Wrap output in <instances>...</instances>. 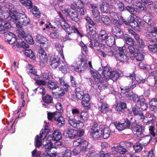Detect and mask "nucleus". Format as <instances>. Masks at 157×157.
<instances>
[{
    "mask_svg": "<svg viewBox=\"0 0 157 157\" xmlns=\"http://www.w3.org/2000/svg\"><path fill=\"white\" fill-rule=\"evenodd\" d=\"M85 19L86 20L85 26L87 34L89 36L95 33L94 29L95 27L94 26L95 24L89 17H85Z\"/></svg>",
    "mask_w": 157,
    "mask_h": 157,
    "instance_id": "obj_1",
    "label": "nucleus"
},
{
    "mask_svg": "<svg viewBox=\"0 0 157 157\" xmlns=\"http://www.w3.org/2000/svg\"><path fill=\"white\" fill-rule=\"evenodd\" d=\"M131 144L130 142H123L120 143L119 145L117 146H113L112 148V151H115L117 153L121 154H124L128 152V149L124 147L130 146Z\"/></svg>",
    "mask_w": 157,
    "mask_h": 157,
    "instance_id": "obj_2",
    "label": "nucleus"
},
{
    "mask_svg": "<svg viewBox=\"0 0 157 157\" xmlns=\"http://www.w3.org/2000/svg\"><path fill=\"white\" fill-rule=\"evenodd\" d=\"M128 77V79L131 80L129 84V86L131 89H133L136 87L137 82L139 83H144L145 81V79L142 78L140 76L136 77L134 74H130Z\"/></svg>",
    "mask_w": 157,
    "mask_h": 157,
    "instance_id": "obj_3",
    "label": "nucleus"
},
{
    "mask_svg": "<svg viewBox=\"0 0 157 157\" xmlns=\"http://www.w3.org/2000/svg\"><path fill=\"white\" fill-rule=\"evenodd\" d=\"M48 128V126H45L44 129L40 131V136L37 135L35 139L36 147H39L41 146L42 143L41 140L42 138H45L48 133L49 131Z\"/></svg>",
    "mask_w": 157,
    "mask_h": 157,
    "instance_id": "obj_4",
    "label": "nucleus"
},
{
    "mask_svg": "<svg viewBox=\"0 0 157 157\" xmlns=\"http://www.w3.org/2000/svg\"><path fill=\"white\" fill-rule=\"evenodd\" d=\"M73 144L75 146H80V151H86L87 149L88 142L83 138H79L73 141Z\"/></svg>",
    "mask_w": 157,
    "mask_h": 157,
    "instance_id": "obj_5",
    "label": "nucleus"
},
{
    "mask_svg": "<svg viewBox=\"0 0 157 157\" xmlns=\"http://www.w3.org/2000/svg\"><path fill=\"white\" fill-rule=\"evenodd\" d=\"M11 27L9 22L1 19L0 20V34L6 33L11 28Z\"/></svg>",
    "mask_w": 157,
    "mask_h": 157,
    "instance_id": "obj_6",
    "label": "nucleus"
},
{
    "mask_svg": "<svg viewBox=\"0 0 157 157\" xmlns=\"http://www.w3.org/2000/svg\"><path fill=\"white\" fill-rule=\"evenodd\" d=\"M131 127L134 134L137 136L140 137L143 135V127L141 125L133 123L132 124Z\"/></svg>",
    "mask_w": 157,
    "mask_h": 157,
    "instance_id": "obj_7",
    "label": "nucleus"
},
{
    "mask_svg": "<svg viewBox=\"0 0 157 157\" xmlns=\"http://www.w3.org/2000/svg\"><path fill=\"white\" fill-rule=\"evenodd\" d=\"M19 21H18V23H17L16 24L17 27H20L21 25H26L29 23L30 20L25 15L19 14Z\"/></svg>",
    "mask_w": 157,
    "mask_h": 157,
    "instance_id": "obj_8",
    "label": "nucleus"
},
{
    "mask_svg": "<svg viewBox=\"0 0 157 157\" xmlns=\"http://www.w3.org/2000/svg\"><path fill=\"white\" fill-rule=\"evenodd\" d=\"M79 66L75 68V70L77 72H81L86 69L87 68V63L83 58L80 59Z\"/></svg>",
    "mask_w": 157,
    "mask_h": 157,
    "instance_id": "obj_9",
    "label": "nucleus"
},
{
    "mask_svg": "<svg viewBox=\"0 0 157 157\" xmlns=\"http://www.w3.org/2000/svg\"><path fill=\"white\" fill-rule=\"evenodd\" d=\"M68 123L74 128H80L83 126L82 122L79 121H76L74 119L69 117L68 119Z\"/></svg>",
    "mask_w": 157,
    "mask_h": 157,
    "instance_id": "obj_10",
    "label": "nucleus"
},
{
    "mask_svg": "<svg viewBox=\"0 0 157 157\" xmlns=\"http://www.w3.org/2000/svg\"><path fill=\"white\" fill-rule=\"evenodd\" d=\"M78 133L77 130L72 129L68 128L63 132V134L67 137L70 138H74L77 136Z\"/></svg>",
    "mask_w": 157,
    "mask_h": 157,
    "instance_id": "obj_11",
    "label": "nucleus"
},
{
    "mask_svg": "<svg viewBox=\"0 0 157 157\" xmlns=\"http://www.w3.org/2000/svg\"><path fill=\"white\" fill-rule=\"evenodd\" d=\"M108 36L105 30L102 29L100 31L99 34L96 36L95 40L99 41V42L105 41Z\"/></svg>",
    "mask_w": 157,
    "mask_h": 157,
    "instance_id": "obj_12",
    "label": "nucleus"
},
{
    "mask_svg": "<svg viewBox=\"0 0 157 157\" xmlns=\"http://www.w3.org/2000/svg\"><path fill=\"white\" fill-rule=\"evenodd\" d=\"M109 109L108 104L103 100L101 99L98 107V109L100 112L105 113L108 111Z\"/></svg>",
    "mask_w": 157,
    "mask_h": 157,
    "instance_id": "obj_13",
    "label": "nucleus"
},
{
    "mask_svg": "<svg viewBox=\"0 0 157 157\" xmlns=\"http://www.w3.org/2000/svg\"><path fill=\"white\" fill-rule=\"evenodd\" d=\"M5 37V41L10 44H13L16 41V36L12 33L6 34Z\"/></svg>",
    "mask_w": 157,
    "mask_h": 157,
    "instance_id": "obj_14",
    "label": "nucleus"
},
{
    "mask_svg": "<svg viewBox=\"0 0 157 157\" xmlns=\"http://www.w3.org/2000/svg\"><path fill=\"white\" fill-rule=\"evenodd\" d=\"M61 26L69 34L75 32L74 28L73 27L70 26L66 22L63 21L61 22Z\"/></svg>",
    "mask_w": 157,
    "mask_h": 157,
    "instance_id": "obj_15",
    "label": "nucleus"
},
{
    "mask_svg": "<svg viewBox=\"0 0 157 157\" xmlns=\"http://www.w3.org/2000/svg\"><path fill=\"white\" fill-rule=\"evenodd\" d=\"M36 41L39 43L43 44L42 46L41 45L40 46L41 47L45 48H47L45 43L47 41V39L43 35L40 34L37 35L36 37Z\"/></svg>",
    "mask_w": 157,
    "mask_h": 157,
    "instance_id": "obj_16",
    "label": "nucleus"
},
{
    "mask_svg": "<svg viewBox=\"0 0 157 157\" xmlns=\"http://www.w3.org/2000/svg\"><path fill=\"white\" fill-rule=\"evenodd\" d=\"M111 70L109 67H105L103 69V70L101 73V76L102 78H104L106 80L109 79V76L111 75Z\"/></svg>",
    "mask_w": 157,
    "mask_h": 157,
    "instance_id": "obj_17",
    "label": "nucleus"
},
{
    "mask_svg": "<svg viewBox=\"0 0 157 157\" xmlns=\"http://www.w3.org/2000/svg\"><path fill=\"white\" fill-rule=\"evenodd\" d=\"M121 89L122 93L124 94V96H125L126 98H130L131 97L133 96L134 95L132 91L130 90L132 89L130 88L129 84V85L128 86H126L124 88V89L122 88Z\"/></svg>",
    "mask_w": 157,
    "mask_h": 157,
    "instance_id": "obj_18",
    "label": "nucleus"
},
{
    "mask_svg": "<svg viewBox=\"0 0 157 157\" xmlns=\"http://www.w3.org/2000/svg\"><path fill=\"white\" fill-rule=\"evenodd\" d=\"M60 58L59 57L55 56L53 58L51 59L50 65L53 68H57L59 65L60 63Z\"/></svg>",
    "mask_w": 157,
    "mask_h": 157,
    "instance_id": "obj_19",
    "label": "nucleus"
},
{
    "mask_svg": "<svg viewBox=\"0 0 157 157\" xmlns=\"http://www.w3.org/2000/svg\"><path fill=\"white\" fill-rule=\"evenodd\" d=\"M112 32L117 38H120L123 34V33L121 30L119 28L116 27L112 28Z\"/></svg>",
    "mask_w": 157,
    "mask_h": 157,
    "instance_id": "obj_20",
    "label": "nucleus"
},
{
    "mask_svg": "<svg viewBox=\"0 0 157 157\" xmlns=\"http://www.w3.org/2000/svg\"><path fill=\"white\" fill-rule=\"evenodd\" d=\"M116 58L119 61L125 63L127 62L128 60L127 56L125 54L122 53H117L116 55Z\"/></svg>",
    "mask_w": 157,
    "mask_h": 157,
    "instance_id": "obj_21",
    "label": "nucleus"
},
{
    "mask_svg": "<svg viewBox=\"0 0 157 157\" xmlns=\"http://www.w3.org/2000/svg\"><path fill=\"white\" fill-rule=\"evenodd\" d=\"M132 111L134 115L139 116L140 119L143 118L144 117L143 113L140 111L139 106L136 105L133 106L132 107Z\"/></svg>",
    "mask_w": 157,
    "mask_h": 157,
    "instance_id": "obj_22",
    "label": "nucleus"
},
{
    "mask_svg": "<svg viewBox=\"0 0 157 157\" xmlns=\"http://www.w3.org/2000/svg\"><path fill=\"white\" fill-rule=\"evenodd\" d=\"M152 139L150 135H146L144 136H141L139 139V140L143 144L144 146H147L150 142Z\"/></svg>",
    "mask_w": 157,
    "mask_h": 157,
    "instance_id": "obj_23",
    "label": "nucleus"
},
{
    "mask_svg": "<svg viewBox=\"0 0 157 157\" xmlns=\"http://www.w3.org/2000/svg\"><path fill=\"white\" fill-rule=\"evenodd\" d=\"M150 109L154 111L157 109V99L155 98H152L149 102Z\"/></svg>",
    "mask_w": 157,
    "mask_h": 157,
    "instance_id": "obj_24",
    "label": "nucleus"
},
{
    "mask_svg": "<svg viewBox=\"0 0 157 157\" xmlns=\"http://www.w3.org/2000/svg\"><path fill=\"white\" fill-rule=\"evenodd\" d=\"M111 5L108 3L102 4L100 5L101 11L104 13H108L110 12Z\"/></svg>",
    "mask_w": 157,
    "mask_h": 157,
    "instance_id": "obj_25",
    "label": "nucleus"
},
{
    "mask_svg": "<svg viewBox=\"0 0 157 157\" xmlns=\"http://www.w3.org/2000/svg\"><path fill=\"white\" fill-rule=\"evenodd\" d=\"M39 53L41 61L44 63L46 62L47 61V56L44 49L41 48L39 50Z\"/></svg>",
    "mask_w": 157,
    "mask_h": 157,
    "instance_id": "obj_26",
    "label": "nucleus"
},
{
    "mask_svg": "<svg viewBox=\"0 0 157 157\" xmlns=\"http://www.w3.org/2000/svg\"><path fill=\"white\" fill-rule=\"evenodd\" d=\"M23 5L26 6L28 9H30L33 6L32 1L31 0H19Z\"/></svg>",
    "mask_w": 157,
    "mask_h": 157,
    "instance_id": "obj_27",
    "label": "nucleus"
},
{
    "mask_svg": "<svg viewBox=\"0 0 157 157\" xmlns=\"http://www.w3.org/2000/svg\"><path fill=\"white\" fill-rule=\"evenodd\" d=\"M150 51L153 53L157 52V43L155 42H150L148 45Z\"/></svg>",
    "mask_w": 157,
    "mask_h": 157,
    "instance_id": "obj_28",
    "label": "nucleus"
},
{
    "mask_svg": "<svg viewBox=\"0 0 157 157\" xmlns=\"http://www.w3.org/2000/svg\"><path fill=\"white\" fill-rule=\"evenodd\" d=\"M115 38L113 36H108L105 40L106 44L110 47H111L115 44Z\"/></svg>",
    "mask_w": 157,
    "mask_h": 157,
    "instance_id": "obj_29",
    "label": "nucleus"
},
{
    "mask_svg": "<svg viewBox=\"0 0 157 157\" xmlns=\"http://www.w3.org/2000/svg\"><path fill=\"white\" fill-rule=\"evenodd\" d=\"M61 138V134L58 131H56L53 133V136L52 138V140L55 141H58L60 140Z\"/></svg>",
    "mask_w": 157,
    "mask_h": 157,
    "instance_id": "obj_30",
    "label": "nucleus"
},
{
    "mask_svg": "<svg viewBox=\"0 0 157 157\" xmlns=\"http://www.w3.org/2000/svg\"><path fill=\"white\" fill-rule=\"evenodd\" d=\"M114 4L116 5L120 11L122 12L124 11L125 8L124 4L122 2L117 0H115Z\"/></svg>",
    "mask_w": 157,
    "mask_h": 157,
    "instance_id": "obj_31",
    "label": "nucleus"
},
{
    "mask_svg": "<svg viewBox=\"0 0 157 157\" xmlns=\"http://www.w3.org/2000/svg\"><path fill=\"white\" fill-rule=\"evenodd\" d=\"M30 10V11L35 17L39 18L40 16V12L36 6H33Z\"/></svg>",
    "mask_w": 157,
    "mask_h": 157,
    "instance_id": "obj_32",
    "label": "nucleus"
},
{
    "mask_svg": "<svg viewBox=\"0 0 157 157\" xmlns=\"http://www.w3.org/2000/svg\"><path fill=\"white\" fill-rule=\"evenodd\" d=\"M126 108V104L124 102H121L116 106L115 108V110L118 112H120L122 110Z\"/></svg>",
    "mask_w": 157,
    "mask_h": 157,
    "instance_id": "obj_33",
    "label": "nucleus"
},
{
    "mask_svg": "<svg viewBox=\"0 0 157 157\" xmlns=\"http://www.w3.org/2000/svg\"><path fill=\"white\" fill-rule=\"evenodd\" d=\"M129 23V25L132 27V28L134 29L135 30L137 31H140V29L139 25L137 21L135 20L134 19L132 22H130Z\"/></svg>",
    "mask_w": 157,
    "mask_h": 157,
    "instance_id": "obj_34",
    "label": "nucleus"
},
{
    "mask_svg": "<svg viewBox=\"0 0 157 157\" xmlns=\"http://www.w3.org/2000/svg\"><path fill=\"white\" fill-rule=\"evenodd\" d=\"M62 149L64 151L62 153V157H71V150L68 149L66 147H63Z\"/></svg>",
    "mask_w": 157,
    "mask_h": 157,
    "instance_id": "obj_35",
    "label": "nucleus"
},
{
    "mask_svg": "<svg viewBox=\"0 0 157 157\" xmlns=\"http://www.w3.org/2000/svg\"><path fill=\"white\" fill-rule=\"evenodd\" d=\"M75 94L77 97L80 100H82V96L84 95V92L80 88H77L75 90Z\"/></svg>",
    "mask_w": 157,
    "mask_h": 157,
    "instance_id": "obj_36",
    "label": "nucleus"
},
{
    "mask_svg": "<svg viewBox=\"0 0 157 157\" xmlns=\"http://www.w3.org/2000/svg\"><path fill=\"white\" fill-rule=\"evenodd\" d=\"M110 130L109 127L104 128L103 131V138L104 139L108 138L110 134Z\"/></svg>",
    "mask_w": 157,
    "mask_h": 157,
    "instance_id": "obj_37",
    "label": "nucleus"
},
{
    "mask_svg": "<svg viewBox=\"0 0 157 157\" xmlns=\"http://www.w3.org/2000/svg\"><path fill=\"white\" fill-rule=\"evenodd\" d=\"M91 16L94 20L98 19L100 17V13L98 10H91Z\"/></svg>",
    "mask_w": 157,
    "mask_h": 157,
    "instance_id": "obj_38",
    "label": "nucleus"
},
{
    "mask_svg": "<svg viewBox=\"0 0 157 157\" xmlns=\"http://www.w3.org/2000/svg\"><path fill=\"white\" fill-rule=\"evenodd\" d=\"M101 20L102 22L105 25H109L111 23L110 19L107 16L105 15H102Z\"/></svg>",
    "mask_w": 157,
    "mask_h": 157,
    "instance_id": "obj_39",
    "label": "nucleus"
},
{
    "mask_svg": "<svg viewBox=\"0 0 157 157\" xmlns=\"http://www.w3.org/2000/svg\"><path fill=\"white\" fill-rule=\"evenodd\" d=\"M124 40L126 44L130 45H134L135 41L134 39L130 36H126L124 37Z\"/></svg>",
    "mask_w": 157,
    "mask_h": 157,
    "instance_id": "obj_40",
    "label": "nucleus"
},
{
    "mask_svg": "<svg viewBox=\"0 0 157 157\" xmlns=\"http://www.w3.org/2000/svg\"><path fill=\"white\" fill-rule=\"evenodd\" d=\"M55 120L57 122V124L59 126L61 127L65 123V121L63 118L61 116L59 117L56 116L55 117Z\"/></svg>",
    "mask_w": 157,
    "mask_h": 157,
    "instance_id": "obj_41",
    "label": "nucleus"
},
{
    "mask_svg": "<svg viewBox=\"0 0 157 157\" xmlns=\"http://www.w3.org/2000/svg\"><path fill=\"white\" fill-rule=\"evenodd\" d=\"M9 17L10 18H11V20L12 21L16 22L19 21V15H16L12 12H10L9 13Z\"/></svg>",
    "mask_w": 157,
    "mask_h": 157,
    "instance_id": "obj_42",
    "label": "nucleus"
},
{
    "mask_svg": "<svg viewBox=\"0 0 157 157\" xmlns=\"http://www.w3.org/2000/svg\"><path fill=\"white\" fill-rule=\"evenodd\" d=\"M75 4L76 8L78 9L81 8H84L85 6V4L81 0H76L75 2Z\"/></svg>",
    "mask_w": 157,
    "mask_h": 157,
    "instance_id": "obj_43",
    "label": "nucleus"
},
{
    "mask_svg": "<svg viewBox=\"0 0 157 157\" xmlns=\"http://www.w3.org/2000/svg\"><path fill=\"white\" fill-rule=\"evenodd\" d=\"M16 46L18 48L22 47L23 48L29 47V45L28 43L22 41L18 42L17 43Z\"/></svg>",
    "mask_w": 157,
    "mask_h": 157,
    "instance_id": "obj_44",
    "label": "nucleus"
},
{
    "mask_svg": "<svg viewBox=\"0 0 157 157\" xmlns=\"http://www.w3.org/2000/svg\"><path fill=\"white\" fill-rule=\"evenodd\" d=\"M47 87L52 90L57 89L58 86L56 83L49 81L47 84Z\"/></svg>",
    "mask_w": 157,
    "mask_h": 157,
    "instance_id": "obj_45",
    "label": "nucleus"
},
{
    "mask_svg": "<svg viewBox=\"0 0 157 157\" xmlns=\"http://www.w3.org/2000/svg\"><path fill=\"white\" fill-rule=\"evenodd\" d=\"M60 113L59 112H55L53 113H48V118L49 120H52L53 118L55 119L57 115L59 116Z\"/></svg>",
    "mask_w": 157,
    "mask_h": 157,
    "instance_id": "obj_46",
    "label": "nucleus"
},
{
    "mask_svg": "<svg viewBox=\"0 0 157 157\" xmlns=\"http://www.w3.org/2000/svg\"><path fill=\"white\" fill-rule=\"evenodd\" d=\"M42 99L44 102L48 104L52 103L53 101L52 97L48 94L46 95Z\"/></svg>",
    "mask_w": 157,
    "mask_h": 157,
    "instance_id": "obj_47",
    "label": "nucleus"
},
{
    "mask_svg": "<svg viewBox=\"0 0 157 157\" xmlns=\"http://www.w3.org/2000/svg\"><path fill=\"white\" fill-rule=\"evenodd\" d=\"M128 33L132 36L136 40H137L140 37L139 35L131 29H128Z\"/></svg>",
    "mask_w": 157,
    "mask_h": 157,
    "instance_id": "obj_48",
    "label": "nucleus"
},
{
    "mask_svg": "<svg viewBox=\"0 0 157 157\" xmlns=\"http://www.w3.org/2000/svg\"><path fill=\"white\" fill-rule=\"evenodd\" d=\"M68 15L72 20L75 21H77L78 19V15L76 12L72 11Z\"/></svg>",
    "mask_w": 157,
    "mask_h": 157,
    "instance_id": "obj_49",
    "label": "nucleus"
},
{
    "mask_svg": "<svg viewBox=\"0 0 157 157\" xmlns=\"http://www.w3.org/2000/svg\"><path fill=\"white\" fill-rule=\"evenodd\" d=\"M90 72L94 78L95 81L97 83L100 82V78H99L97 72L94 71L92 70L90 71Z\"/></svg>",
    "mask_w": 157,
    "mask_h": 157,
    "instance_id": "obj_50",
    "label": "nucleus"
},
{
    "mask_svg": "<svg viewBox=\"0 0 157 157\" xmlns=\"http://www.w3.org/2000/svg\"><path fill=\"white\" fill-rule=\"evenodd\" d=\"M119 77L118 73L116 71H113L111 73V75L109 76V78L113 79V81L117 80Z\"/></svg>",
    "mask_w": 157,
    "mask_h": 157,
    "instance_id": "obj_51",
    "label": "nucleus"
},
{
    "mask_svg": "<svg viewBox=\"0 0 157 157\" xmlns=\"http://www.w3.org/2000/svg\"><path fill=\"white\" fill-rule=\"evenodd\" d=\"M157 34H155V35L151 32L149 31L147 33L146 38L148 39H152L154 40H157Z\"/></svg>",
    "mask_w": 157,
    "mask_h": 157,
    "instance_id": "obj_52",
    "label": "nucleus"
},
{
    "mask_svg": "<svg viewBox=\"0 0 157 157\" xmlns=\"http://www.w3.org/2000/svg\"><path fill=\"white\" fill-rule=\"evenodd\" d=\"M24 54L25 56L31 59H33L34 57V54L33 51L31 49L26 50Z\"/></svg>",
    "mask_w": 157,
    "mask_h": 157,
    "instance_id": "obj_53",
    "label": "nucleus"
},
{
    "mask_svg": "<svg viewBox=\"0 0 157 157\" xmlns=\"http://www.w3.org/2000/svg\"><path fill=\"white\" fill-rule=\"evenodd\" d=\"M16 33L17 34L18 36H21L23 38H24L28 34L27 33H25L22 29H19L16 31Z\"/></svg>",
    "mask_w": 157,
    "mask_h": 157,
    "instance_id": "obj_54",
    "label": "nucleus"
},
{
    "mask_svg": "<svg viewBox=\"0 0 157 157\" xmlns=\"http://www.w3.org/2000/svg\"><path fill=\"white\" fill-rule=\"evenodd\" d=\"M98 153L96 152L94 150H90L86 154L88 157H97L98 156Z\"/></svg>",
    "mask_w": 157,
    "mask_h": 157,
    "instance_id": "obj_55",
    "label": "nucleus"
},
{
    "mask_svg": "<svg viewBox=\"0 0 157 157\" xmlns=\"http://www.w3.org/2000/svg\"><path fill=\"white\" fill-rule=\"evenodd\" d=\"M133 148L136 152H139L143 149L141 144L137 143L133 146Z\"/></svg>",
    "mask_w": 157,
    "mask_h": 157,
    "instance_id": "obj_56",
    "label": "nucleus"
},
{
    "mask_svg": "<svg viewBox=\"0 0 157 157\" xmlns=\"http://www.w3.org/2000/svg\"><path fill=\"white\" fill-rule=\"evenodd\" d=\"M109 52L108 55L109 56H113L116 55L117 52V50L115 48H113L109 47Z\"/></svg>",
    "mask_w": 157,
    "mask_h": 157,
    "instance_id": "obj_57",
    "label": "nucleus"
},
{
    "mask_svg": "<svg viewBox=\"0 0 157 157\" xmlns=\"http://www.w3.org/2000/svg\"><path fill=\"white\" fill-rule=\"evenodd\" d=\"M135 58L138 61H141L144 59V56L142 53L139 52L135 53Z\"/></svg>",
    "mask_w": 157,
    "mask_h": 157,
    "instance_id": "obj_58",
    "label": "nucleus"
},
{
    "mask_svg": "<svg viewBox=\"0 0 157 157\" xmlns=\"http://www.w3.org/2000/svg\"><path fill=\"white\" fill-rule=\"evenodd\" d=\"M24 39L27 42L30 44H33L34 43V41L33 40L32 37L30 35L27 34Z\"/></svg>",
    "mask_w": 157,
    "mask_h": 157,
    "instance_id": "obj_59",
    "label": "nucleus"
},
{
    "mask_svg": "<svg viewBox=\"0 0 157 157\" xmlns=\"http://www.w3.org/2000/svg\"><path fill=\"white\" fill-rule=\"evenodd\" d=\"M124 11H127L129 12L131 14H133L135 11V8L132 6H128L125 7Z\"/></svg>",
    "mask_w": 157,
    "mask_h": 157,
    "instance_id": "obj_60",
    "label": "nucleus"
},
{
    "mask_svg": "<svg viewBox=\"0 0 157 157\" xmlns=\"http://www.w3.org/2000/svg\"><path fill=\"white\" fill-rule=\"evenodd\" d=\"M100 129V128L98 125L97 124H95L91 128V131H90V133L96 132H99Z\"/></svg>",
    "mask_w": 157,
    "mask_h": 157,
    "instance_id": "obj_61",
    "label": "nucleus"
},
{
    "mask_svg": "<svg viewBox=\"0 0 157 157\" xmlns=\"http://www.w3.org/2000/svg\"><path fill=\"white\" fill-rule=\"evenodd\" d=\"M115 125L116 128L119 131H121L125 129L124 126H123L122 123H116Z\"/></svg>",
    "mask_w": 157,
    "mask_h": 157,
    "instance_id": "obj_62",
    "label": "nucleus"
},
{
    "mask_svg": "<svg viewBox=\"0 0 157 157\" xmlns=\"http://www.w3.org/2000/svg\"><path fill=\"white\" fill-rule=\"evenodd\" d=\"M96 42L95 41H94V42H91L90 44V46L92 48L94 49V47H96L98 46H99L100 47H101V44H99V41H97Z\"/></svg>",
    "mask_w": 157,
    "mask_h": 157,
    "instance_id": "obj_63",
    "label": "nucleus"
},
{
    "mask_svg": "<svg viewBox=\"0 0 157 157\" xmlns=\"http://www.w3.org/2000/svg\"><path fill=\"white\" fill-rule=\"evenodd\" d=\"M47 144L44 146V148L47 150H50L52 147V143L50 140H48L47 141Z\"/></svg>",
    "mask_w": 157,
    "mask_h": 157,
    "instance_id": "obj_64",
    "label": "nucleus"
}]
</instances>
